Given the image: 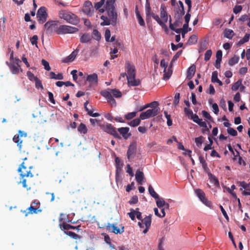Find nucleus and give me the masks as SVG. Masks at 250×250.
Here are the masks:
<instances>
[{"mask_svg": "<svg viewBox=\"0 0 250 250\" xmlns=\"http://www.w3.org/2000/svg\"><path fill=\"white\" fill-rule=\"evenodd\" d=\"M115 0H107L105 9L107 12L108 18L104 15L101 17V19L103 20L101 25L102 26L108 25L110 23L113 26H115L117 22V13L115 10L114 4Z\"/></svg>", "mask_w": 250, "mask_h": 250, "instance_id": "1", "label": "nucleus"}, {"mask_svg": "<svg viewBox=\"0 0 250 250\" xmlns=\"http://www.w3.org/2000/svg\"><path fill=\"white\" fill-rule=\"evenodd\" d=\"M27 158L23 159V162L20 166L18 171L20 172V175L22 180L21 182L22 183V187L26 188L27 190H29L31 189V187H28V185L26 184V182L28 181L27 180L28 178H32L33 177V174L31 171L32 166L27 162Z\"/></svg>", "mask_w": 250, "mask_h": 250, "instance_id": "2", "label": "nucleus"}, {"mask_svg": "<svg viewBox=\"0 0 250 250\" xmlns=\"http://www.w3.org/2000/svg\"><path fill=\"white\" fill-rule=\"evenodd\" d=\"M125 67L127 70V80L128 83L132 86H138L140 84L139 79H136V70L135 66L132 65L129 62L125 63Z\"/></svg>", "mask_w": 250, "mask_h": 250, "instance_id": "3", "label": "nucleus"}, {"mask_svg": "<svg viewBox=\"0 0 250 250\" xmlns=\"http://www.w3.org/2000/svg\"><path fill=\"white\" fill-rule=\"evenodd\" d=\"M59 15L61 19L73 25H77L80 22L78 16L71 12L62 10L60 11Z\"/></svg>", "mask_w": 250, "mask_h": 250, "instance_id": "4", "label": "nucleus"}, {"mask_svg": "<svg viewBox=\"0 0 250 250\" xmlns=\"http://www.w3.org/2000/svg\"><path fill=\"white\" fill-rule=\"evenodd\" d=\"M42 211V209L40 207V202L35 200L32 202L30 206L26 210L22 211V212L25 214V216H27L29 214H37Z\"/></svg>", "mask_w": 250, "mask_h": 250, "instance_id": "5", "label": "nucleus"}, {"mask_svg": "<svg viewBox=\"0 0 250 250\" xmlns=\"http://www.w3.org/2000/svg\"><path fill=\"white\" fill-rule=\"evenodd\" d=\"M78 30V28L75 27L66 25H62L55 30V32L58 34H73L77 32Z\"/></svg>", "mask_w": 250, "mask_h": 250, "instance_id": "6", "label": "nucleus"}, {"mask_svg": "<svg viewBox=\"0 0 250 250\" xmlns=\"http://www.w3.org/2000/svg\"><path fill=\"white\" fill-rule=\"evenodd\" d=\"M160 108H154L147 110L141 113L140 118L141 120H145L157 115L159 112Z\"/></svg>", "mask_w": 250, "mask_h": 250, "instance_id": "7", "label": "nucleus"}, {"mask_svg": "<svg viewBox=\"0 0 250 250\" xmlns=\"http://www.w3.org/2000/svg\"><path fill=\"white\" fill-rule=\"evenodd\" d=\"M48 17V14L46 12V8L44 6L41 7L37 14V18L39 22L41 24H42L45 22Z\"/></svg>", "mask_w": 250, "mask_h": 250, "instance_id": "8", "label": "nucleus"}, {"mask_svg": "<svg viewBox=\"0 0 250 250\" xmlns=\"http://www.w3.org/2000/svg\"><path fill=\"white\" fill-rule=\"evenodd\" d=\"M105 227L106 230L109 232L113 233L116 234H122L125 231L124 227L122 226L121 228H119L116 226V224H111L108 223L107 224Z\"/></svg>", "mask_w": 250, "mask_h": 250, "instance_id": "9", "label": "nucleus"}, {"mask_svg": "<svg viewBox=\"0 0 250 250\" xmlns=\"http://www.w3.org/2000/svg\"><path fill=\"white\" fill-rule=\"evenodd\" d=\"M23 137L24 138L26 137L27 133L23 131L19 130L18 134L15 135L13 138V141L17 144V146L20 150H21L22 148V143L23 141L21 138Z\"/></svg>", "mask_w": 250, "mask_h": 250, "instance_id": "10", "label": "nucleus"}, {"mask_svg": "<svg viewBox=\"0 0 250 250\" xmlns=\"http://www.w3.org/2000/svg\"><path fill=\"white\" fill-rule=\"evenodd\" d=\"M151 224V215H149V216H146V217L144 218V219L142 220L141 222H138V225L141 228H144V225H145L146 228L143 230V233H146Z\"/></svg>", "mask_w": 250, "mask_h": 250, "instance_id": "11", "label": "nucleus"}, {"mask_svg": "<svg viewBox=\"0 0 250 250\" xmlns=\"http://www.w3.org/2000/svg\"><path fill=\"white\" fill-rule=\"evenodd\" d=\"M195 193L204 204L209 208H211V203L206 198L205 194L202 190L200 189H197L195 190Z\"/></svg>", "mask_w": 250, "mask_h": 250, "instance_id": "12", "label": "nucleus"}, {"mask_svg": "<svg viewBox=\"0 0 250 250\" xmlns=\"http://www.w3.org/2000/svg\"><path fill=\"white\" fill-rule=\"evenodd\" d=\"M137 146L136 143H131L128 146L127 151V156L129 161L133 158L136 153Z\"/></svg>", "mask_w": 250, "mask_h": 250, "instance_id": "13", "label": "nucleus"}, {"mask_svg": "<svg viewBox=\"0 0 250 250\" xmlns=\"http://www.w3.org/2000/svg\"><path fill=\"white\" fill-rule=\"evenodd\" d=\"M101 94L102 96L105 97L107 102L112 105L115 106L116 105V102L113 97L112 96L111 94L107 90H103L101 92Z\"/></svg>", "mask_w": 250, "mask_h": 250, "instance_id": "14", "label": "nucleus"}, {"mask_svg": "<svg viewBox=\"0 0 250 250\" xmlns=\"http://www.w3.org/2000/svg\"><path fill=\"white\" fill-rule=\"evenodd\" d=\"M104 131L112 135H113L115 138H120V135L117 132L116 128L110 124H108L105 125Z\"/></svg>", "mask_w": 250, "mask_h": 250, "instance_id": "15", "label": "nucleus"}, {"mask_svg": "<svg viewBox=\"0 0 250 250\" xmlns=\"http://www.w3.org/2000/svg\"><path fill=\"white\" fill-rule=\"evenodd\" d=\"M79 52V49L77 48L73 51L68 56L65 58L62 61L63 62L68 63L73 62L75 59Z\"/></svg>", "mask_w": 250, "mask_h": 250, "instance_id": "16", "label": "nucleus"}, {"mask_svg": "<svg viewBox=\"0 0 250 250\" xmlns=\"http://www.w3.org/2000/svg\"><path fill=\"white\" fill-rule=\"evenodd\" d=\"M93 10L92 3L90 1H86L83 7V11L86 15H91V10Z\"/></svg>", "mask_w": 250, "mask_h": 250, "instance_id": "17", "label": "nucleus"}, {"mask_svg": "<svg viewBox=\"0 0 250 250\" xmlns=\"http://www.w3.org/2000/svg\"><path fill=\"white\" fill-rule=\"evenodd\" d=\"M129 128L128 127H122L118 129V131L125 139H127L131 136V134L129 133Z\"/></svg>", "mask_w": 250, "mask_h": 250, "instance_id": "18", "label": "nucleus"}, {"mask_svg": "<svg viewBox=\"0 0 250 250\" xmlns=\"http://www.w3.org/2000/svg\"><path fill=\"white\" fill-rule=\"evenodd\" d=\"M8 65L11 72L13 74H18L20 71L22 72V69L21 68V66H19L15 63L6 62Z\"/></svg>", "mask_w": 250, "mask_h": 250, "instance_id": "19", "label": "nucleus"}, {"mask_svg": "<svg viewBox=\"0 0 250 250\" xmlns=\"http://www.w3.org/2000/svg\"><path fill=\"white\" fill-rule=\"evenodd\" d=\"M86 80L91 84H97L98 83V75L96 73H93L87 76Z\"/></svg>", "mask_w": 250, "mask_h": 250, "instance_id": "20", "label": "nucleus"}, {"mask_svg": "<svg viewBox=\"0 0 250 250\" xmlns=\"http://www.w3.org/2000/svg\"><path fill=\"white\" fill-rule=\"evenodd\" d=\"M144 178V173L140 170H137L135 174V179L138 183L140 185H142Z\"/></svg>", "mask_w": 250, "mask_h": 250, "instance_id": "21", "label": "nucleus"}, {"mask_svg": "<svg viewBox=\"0 0 250 250\" xmlns=\"http://www.w3.org/2000/svg\"><path fill=\"white\" fill-rule=\"evenodd\" d=\"M160 10V16L161 18H162L164 20L165 22H167L168 20V16L166 7L164 5H161Z\"/></svg>", "mask_w": 250, "mask_h": 250, "instance_id": "22", "label": "nucleus"}, {"mask_svg": "<svg viewBox=\"0 0 250 250\" xmlns=\"http://www.w3.org/2000/svg\"><path fill=\"white\" fill-rule=\"evenodd\" d=\"M196 66L194 64H193L188 70L187 78L189 80L191 79L194 76Z\"/></svg>", "mask_w": 250, "mask_h": 250, "instance_id": "23", "label": "nucleus"}, {"mask_svg": "<svg viewBox=\"0 0 250 250\" xmlns=\"http://www.w3.org/2000/svg\"><path fill=\"white\" fill-rule=\"evenodd\" d=\"M58 22L59 21H49L45 23L44 26L47 29L55 28L57 26Z\"/></svg>", "mask_w": 250, "mask_h": 250, "instance_id": "24", "label": "nucleus"}, {"mask_svg": "<svg viewBox=\"0 0 250 250\" xmlns=\"http://www.w3.org/2000/svg\"><path fill=\"white\" fill-rule=\"evenodd\" d=\"M115 164L116 168V178L117 179L118 173L121 170V167L123 166V164L120 159L118 157H116L115 159Z\"/></svg>", "mask_w": 250, "mask_h": 250, "instance_id": "25", "label": "nucleus"}, {"mask_svg": "<svg viewBox=\"0 0 250 250\" xmlns=\"http://www.w3.org/2000/svg\"><path fill=\"white\" fill-rule=\"evenodd\" d=\"M60 228L62 229H63L65 230H69L70 229H77V230H79V228L80 227V226H78V227H75L72 225H70L68 224H67L65 222H63L62 224H60Z\"/></svg>", "mask_w": 250, "mask_h": 250, "instance_id": "26", "label": "nucleus"}, {"mask_svg": "<svg viewBox=\"0 0 250 250\" xmlns=\"http://www.w3.org/2000/svg\"><path fill=\"white\" fill-rule=\"evenodd\" d=\"M154 20H155L157 22L164 28H165V31L168 30L167 27V25L165 24L164 22H163L159 17L158 15H155L154 13H152L151 16Z\"/></svg>", "mask_w": 250, "mask_h": 250, "instance_id": "27", "label": "nucleus"}, {"mask_svg": "<svg viewBox=\"0 0 250 250\" xmlns=\"http://www.w3.org/2000/svg\"><path fill=\"white\" fill-rule=\"evenodd\" d=\"M92 40V36L87 33H84L80 37V41L82 43H87Z\"/></svg>", "mask_w": 250, "mask_h": 250, "instance_id": "28", "label": "nucleus"}, {"mask_svg": "<svg viewBox=\"0 0 250 250\" xmlns=\"http://www.w3.org/2000/svg\"><path fill=\"white\" fill-rule=\"evenodd\" d=\"M182 17L180 14H175V18L176 19L174 23V27H179L181 26L182 23Z\"/></svg>", "mask_w": 250, "mask_h": 250, "instance_id": "29", "label": "nucleus"}, {"mask_svg": "<svg viewBox=\"0 0 250 250\" xmlns=\"http://www.w3.org/2000/svg\"><path fill=\"white\" fill-rule=\"evenodd\" d=\"M158 105H159V103H158V102L154 101V102H152L148 104H146L144 107H141V108L138 111H141L148 107H153V108H158Z\"/></svg>", "mask_w": 250, "mask_h": 250, "instance_id": "30", "label": "nucleus"}, {"mask_svg": "<svg viewBox=\"0 0 250 250\" xmlns=\"http://www.w3.org/2000/svg\"><path fill=\"white\" fill-rule=\"evenodd\" d=\"M234 36V32L232 30L229 29H226L224 32V36L229 39H232Z\"/></svg>", "mask_w": 250, "mask_h": 250, "instance_id": "31", "label": "nucleus"}, {"mask_svg": "<svg viewBox=\"0 0 250 250\" xmlns=\"http://www.w3.org/2000/svg\"><path fill=\"white\" fill-rule=\"evenodd\" d=\"M78 131L81 134H85L87 133V128L83 123H81L78 127Z\"/></svg>", "mask_w": 250, "mask_h": 250, "instance_id": "32", "label": "nucleus"}, {"mask_svg": "<svg viewBox=\"0 0 250 250\" xmlns=\"http://www.w3.org/2000/svg\"><path fill=\"white\" fill-rule=\"evenodd\" d=\"M135 10H136V16H137V18L138 19L139 23L140 24V25L141 26H144L145 24V21H144L143 19L142 18V16H141L139 11L138 10L137 6H136Z\"/></svg>", "mask_w": 250, "mask_h": 250, "instance_id": "33", "label": "nucleus"}, {"mask_svg": "<svg viewBox=\"0 0 250 250\" xmlns=\"http://www.w3.org/2000/svg\"><path fill=\"white\" fill-rule=\"evenodd\" d=\"M64 233L66 235L70 236L71 238L74 239L75 240L80 239L81 238V236L75 233L74 232L71 231H64Z\"/></svg>", "mask_w": 250, "mask_h": 250, "instance_id": "34", "label": "nucleus"}, {"mask_svg": "<svg viewBox=\"0 0 250 250\" xmlns=\"http://www.w3.org/2000/svg\"><path fill=\"white\" fill-rule=\"evenodd\" d=\"M178 2L180 5V8H179V9L177 10L176 13L180 14L181 16H183L185 13L184 6L182 1L179 0Z\"/></svg>", "mask_w": 250, "mask_h": 250, "instance_id": "35", "label": "nucleus"}, {"mask_svg": "<svg viewBox=\"0 0 250 250\" xmlns=\"http://www.w3.org/2000/svg\"><path fill=\"white\" fill-rule=\"evenodd\" d=\"M239 60V57L238 56H234L231 58L229 61V64L230 66H233L234 64L237 63Z\"/></svg>", "mask_w": 250, "mask_h": 250, "instance_id": "36", "label": "nucleus"}, {"mask_svg": "<svg viewBox=\"0 0 250 250\" xmlns=\"http://www.w3.org/2000/svg\"><path fill=\"white\" fill-rule=\"evenodd\" d=\"M208 177L211 183H213L216 186L219 185L218 180L214 175L209 173Z\"/></svg>", "mask_w": 250, "mask_h": 250, "instance_id": "37", "label": "nucleus"}, {"mask_svg": "<svg viewBox=\"0 0 250 250\" xmlns=\"http://www.w3.org/2000/svg\"><path fill=\"white\" fill-rule=\"evenodd\" d=\"M108 91L111 93L112 96L114 97L115 98H118L122 96L121 92L119 90L116 89H109V91Z\"/></svg>", "mask_w": 250, "mask_h": 250, "instance_id": "38", "label": "nucleus"}, {"mask_svg": "<svg viewBox=\"0 0 250 250\" xmlns=\"http://www.w3.org/2000/svg\"><path fill=\"white\" fill-rule=\"evenodd\" d=\"M198 38L197 36L195 35H191L187 42L188 45L194 44L197 42Z\"/></svg>", "mask_w": 250, "mask_h": 250, "instance_id": "39", "label": "nucleus"}, {"mask_svg": "<svg viewBox=\"0 0 250 250\" xmlns=\"http://www.w3.org/2000/svg\"><path fill=\"white\" fill-rule=\"evenodd\" d=\"M157 206L159 208H162L165 205V201L163 198H160L159 196L158 198L155 199Z\"/></svg>", "mask_w": 250, "mask_h": 250, "instance_id": "40", "label": "nucleus"}, {"mask_svg": "<svg viewBox=\"0 0 250 250\" xmlns=\"http://www.w3.org/2000/svg\"><path fill=\"white\" fill-rule=\"evenodd\" d=\"M250 35L249 34H246L244 37L238 42L237 45L240 46L248 42L250 40Z\"/></svg>", "mask_w": 250, "mask_h": 250, "instance_id": "41", "label": "nucleus"}, {"mask_svg": "<svg viewBox=\"0 0 250 250\" xmlns=\"http://www.w3.org/2000/svg\"><path fill=\"white\" fill-rule=\"evenodd\" d=\"M148 191L150 195L155 199L158 198L159 195L154 191L153 187L151 185H149L148 187Z\"/></svg>", "mask_w": 250, "mask_h": 250, "instance_id": "42", "label": "nucleus"}, {"mask_svg": "<svg viewBox=\"0 0 250 250\" xmlns=\"http://www.w3.org/2000/svg\"><path fill=\"white\" fill-rule=\"evenodd\" d=\"M146 21L149 19H150L151 14V7L149 5V4L148 5L146 4Z\"/></svg>", "mask_w": 250, "mask_h": 250, "instance_id": "43", "label": "nucleus"}, {"mask_svg": "<svg viewBox=\"0 0 250 250\" xmlns=\"http://www.w3.org/2000/svg\"><path fill=\"white\" fill-rule=\"evenodd\" d=\"M63 143H61L60 145H58L57 147L59 148L57 149L56 146L54 147L53 150L56 156H58V154L62 151Z\"/></svg>", "mask_w": 250, "mask_h": 250, "instance_id": "44", "label": "nucleus"}, {"mask_svg": "<svg viewBox=\"0 0 250 250\" xmlns=\"http://www.w3.org/2000/svg\"><path fill=\"white\" fill-rule=\"evenodd\" d=\"M93 37L95 40L99 41L101 38V35L100 33L97 29H94L92 32Z\"/></svg>", "mask_w": 250, "mask_h": 250, "instance_id": "45", "label": "nucleus"}, {"mask_svg": "<svg viewBox=\"0 0 250 250\" xmlns=\"http://www.w3.org/2000/svg\"><path fill=\"white\" fill-rule=\"evenodd\" d=\"M242 80L240 79L238 81H237L235 83H234L231 89L233 91H236L238 89V88L240 87L241 85L242 84Z\"/></svg>", "mask_w": 250, "mask_h": 250, "instance_id": "46", "label": "nucleus"}, {"mask_svg": "<svg viewBox=\"0 0 250 250\" xmlns=\"http://www.w3.org/2000/svg\"><path fill=\"white\" fill-rule=\"evenodd\" d=\"M141 119L140 118H136L132 121H131L129 123V125L131 126H136L140 124L141 122Z\"/></svg>", "mask_w": 250, "mask_h": 250, "instance_id": "47", "label": "nucleus"}, {"mask_svg": "<svg viewBox=\"0 0 250 250\" xmlns=\"http://www.w3.org/2000/svg\"><path fill=\"white\" fill-rule=\"evenodd\" d=\"M228 147L229 150L231 152V153L234 156V159H236L237 156H239V152L237 150H235V151L236 152V155H235V152L234 151L233 149L232 148L230 144L228 145Z\"/></svg>", "mask_w": 250, "mask_h": 250, "instance_id": "48", "label": "nucleus"}, {"mask_svg": "<svg viewBox=\"0 0 250 250\" xmlns=\"http://www.w3.org/2000/svg\"><path fill=\"white\" fill-rule=\"evenodd\" d=\"M212 54V52L211 49L208 50L205 54L204 60L205 61H209L210 59Z\"/></svg>", "mask_w": 250, "mask_h": 250, "instance_id": "49", "label": "nucleus"}, {"mask_svg": "<svg viewBox=\"0 0 250 250\" xmlns=\"http://www.w3.org/2000/svg\"><path fill=\"white\" fill-rule=\"evenodd\" d=\"M238 184L239 186L247 190H250V186L248 184H247L245 182H238Z\"/></svg>", "mask_w": 250, "mask_h": 250, "instance_id": "50", "label": "nucleus"}, {"mask_svg": "<svg viewBox=\"0 0 250 250\" xmlns=\"http://www.w3.org/2000/svg\"><path fill=\"white\" fill-rule=\"evenodd\" d=\"M227 132L229 135L232 136H236L237 135V131L233 128H228L227 129Z\"/></svg>", "mask_w": 250, "mask_h": 250, "instance_id": "51", "label": "nucleus"}, {"mask_svg": "<svg viewBox=\"0 0 250 250\" xmlns=\"http://www.w3.org/2000/svg\"><path fill=\"white\" fill-rule=\"evenodd\" d=\"M203 137L202 136L195 139V142L198 147H200L202 145L203 143Z\"/></svg>", "mask_w": 250, "mask_h": 250, "instance_id": "52", "label": "nucleus"}, {"mask_svg": "<svg viewBox=\"0 0 250 250\" xmlns=\"http://www.w3.org/2000/svg\"><path fill=\"white\" fill-rule=\"evenodd\" d=\"M38 37L37 35H34L32 38H30V42L32 45H35L37 47L38 43Z\"/></svg>", "mask_w": 250, "mask_h": 250, "instance_id": "53", "label": "nucleus"}, {"mask_svg": "<svg viewBox=\"0 0 250 250\" xmlns=\"http://www.w3.org/2000/svg\"><path fill=\"white\" fill-rule=\"evenodd\" d=\"M202 113L203 117H205V118L209 120L210 121H213L212 118L211 117V116L210 115V114L207 111H206L205 110H203L202 111Z\"/></svg>", "mask_w": 250, "mask_h": 250, "instance_id": "54", "label": "nucleus"}, {"mask_svg": "<svg viewBox=\"0 0 250 250\" xmlns=\"http://www.w3.org/2000/svg\"><path fill=\"white\" fill-rule=\"evenodd\" d=\"M42 64L44 66V69L47 71H49L51 69L49 64L48 62L45 61L44 59L42 60Z\"/></svg>", "mask_w": 250, "mask_h": 250, "instance_id": "55", "label": "nucleus"}, {"mask_svg": "<svg viewBox=\"0 0 250 250\" xmlns=\"http://www.w3.org/2000/svg\"><path fill=\"white\" fill-rule=\"evenodd\" d=\"M136 112H130L125 115V117L127 120H131L136 116Z\"/></svg>", "mask_w": 250, "mask_h": 250, "instance_id": "56", "label": "nucleus"}, {"mask_svg": "<svg viewBox=\"0 0 250 250\" xmlns=\"http://www.w3.org/2000/svg\"><path fill=\"white\" fill-rule=\"evenodd\" d=\"M130 211H131L130 212L128 213V215H129V216L130 217L132 220H134L135 218L136 210V209L134 210L132 208H131Z\"/></svg>", "mask_w": 250, "mask_h": 250, "instance_id": "57", "label": "nucleus"}, {"mask_svg": "<svg viewBox=\"0 0 250 250\" xmlns=\"http://www.w3.org/2000/svg\"><path fill=\"white\" fill-rule=\"evenodd\" d=\"M34 81L35 82V86L37 88H41V89H43L42 82L38 78H36Z\"/></svg>", "mask_w": 250, "mask_h": 250, "instance_id": "58", "label": "nucleus"}, {"mask_svg": "<svg viewBox=\"0 0 250 250\" xmlns=\"http://www.w3.org/2000/svg\"><path fill=\"white\" fill-rule=\"evenodd\" d=\"M218 74L217 71H214L212 73L211 76V82L212 83H215L216 81H217L219 79L217 77Z\"/></svg>", "mask_w": 250, "mask_h": 250, "instance_id": "59", "label": "nucleus"}, {"mask_svg": "<svg viewBox=\"0 0 250 250\" xmlns=\"http://www.w3.org/2000/svg\"><path fill=\"white\" fill-rule=\"evenodd\" d=\"M184 110L185 114L188 117L190 116L191 117L193 114L192 111L188 107H185Z\"/></svg>", "mask_w": 250, "mask_h": 250, "instance_id": "60", "label": "nucleus"}, {"mask_svg": "<svg viewBox=\"0 0 250 250\" xmlns=\"http://www.w3.org/2000/svg\"><path fill=\"white\" fill-rule=\"evenodd\" d=\"M180 93H177L175 95L174 100L173 101V104L175 105H177L179 104V100H180Z\"/></svg>", "mask_w": 250, "mask_h": 250, "instance_id": "61", "label": "nucleus"}, {"mask_svg": "<svg viewBox=\"0 0 250 250\" xmlns=\"http://www.w3.org/2000/svg\"><path fill=\"white\" fill-rule=\"evenodd\" d=\"M138 202V198L136 195L132 197L131 199L129 201L128 203L130 204H135Z\"/></svg>", "mask_w": 250, "mask_h": 250, "instance_id": "62", "label": "nucleus"}, {"mask_svg": "<svg viewBox=\"0 0 250 250\" xmlns=\"http://www.w3.org/2000/svg\"><path fill=\"white\" fill-rule=\"evenodd\" d=\"M27 76L28 79L31 81H35V79L37 78V77H35L34 75L29 71L27 72Z\"/></svg>", "mask_w": 250, "mask_h": 250, "instance_id": "63", "label": "nucleus"}, {"mask_svg": "<svg viewBox=\"0 0 250 250\" xmlns=\"http://www.w3.org/2000/svg\"><path fill=\"white\" fill-rule=\"evenodd\" d=\"M183 45V43H179L177 45H175L173 43H171V49L173 51L176 50L179 47H182Z\"/></svg>", "mask_w": 250, "mask_h": 250, "instance_id": "64", "label": "nucleus"}]
</instances>
